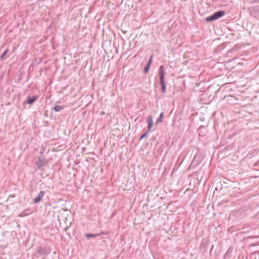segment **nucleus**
<instances>
[{"label":"nucleus","instance_id":"ddd939ff","mask_svg":"<svg viewBox=\"0 0 259 259\" xmlns=\"http://www.w3.org/2000/svg\"><path fill=\"white\" fill-rule=\"evenodd\" d=\"M8 51V49L5 50V51L0 56V59H2L3 58V57L7 54Z\"/></svg>","mask_w":259,"mask_h":259},{"label":"nucleus","instance_id":"20e7f679","mask_svg":"<svg viewBox=\"0 0 259 259\" xmlns=\"http://www.w3.org/2000/svg\"><path fill=\"white\" fill-rule=\"evenodd\" d=\"M44 195H45L44 191H40L39 194H38L37 196L33 199V202L34 203H39L41 200L42 197L44 196Z\"/></svg>","mask_w":259,"mask_h":259},{"label":"nucleus","instance_id":"f8f14e48","mask_svg":"<svg viewBox=\"0 0 259 259\" xmlns=\"http://www.w3.org/2000/svg\"><path fill=\"white\" fill-rule=\"evenodd\" d=\"M149 132H148V130H147V131L145 132L144 134H143V135L141 136V137L140 138V140H141L142 139L146 137Z\"/></svg>","mask_w":259,"mask_h":259},{"label":"nucleus","instance_id":"7ed1b4c3","mask_svg":"<svg viewBox=\"0 0 259 259\" xmlns=\"http://www.w3.org/2000/svg\"><path fill=\"white\" fill-rule=\"evenodd\" d=\"M35 163L37 165V168L40 169L42 166L48 163V161L43 156H39Z\"/></svg>","mask_w":259,"mask_h":259},{"label":"nucleus","instance_id":"1a4fd4ad","mask_svg":"<svg viewBox=\"0 0 259 259\" xmlns=\"http://www.w3.org/2000/svg\"><path fill=\"white\" fill-rule=\"evenodd\" d=\"M160 84L161 85V91L162 93H165L166 91V84L165 83L164 80H160Z\"/></svg>","mask_w":259,"mask_h":259},{"label":"nucleus","instance_id":"f03ea898","mask_svg":"<svg viewBox=\"0 0 259 259\" xmlns=\"http://www.w3.org/2000/svg\"><path fill=\"white\" fill-rule=\"evenodd\" d=\"M40 255H48L51 252V248L49 246H39L37 249Z\"/></svg>","mask_w":259,"mask_h":259},{"label":"nucleus","instance_id":"4468645a","mask_svg":"<svg viewBox=\"0 0 259 259\" xmlns=\"http://www.w3.org/2000/svg\"><path fill=\"white\" fill-rule=\"evenodd\" d=\"M150 65L149 64H147V65L145 66V68H144V71L145 72H147L149 70V68H150Z\"/></svg>","mask_w":259,"mask_h":259},{"label":"nucleus","instance_id":"f257e3e1","mask_svg":"<svg viewBox=\"0 0 259 259\" xmlns=\"http://www.w3.org/2000/svg\"><path fill=\"white\" fill-rule=\"evenodd\" d=\"M225 14L224 11H220L213 13L212 15L207 17L206 20L207 22L212 21L218 19Z\"/></svg>","mask_w":259,"mask_h":259},{"label":"nucleus","instance_id":"2eb2a0df","mask_svg":"<svg viewBox=\"0 0 259 259\" xmlns=\"http://www.w3.org/2000/svg\"><path fill=\"white\" fill-rule=\"evenodd\" d=\"M152 57H152V56H151L150 57V59H149V61H148V62L147 64H149V65H151V62H152Z\"/></svg>","mask_w":259,"mask_h":259},{"label":"nucleus","instance_id":"9b49d317","mask_svg":"<svg viewBox=\"0 0 259 259\" xmlns=\"http://www.w3.org/2000/svg\"><path fill=\"white\" fill-rule=\"evenodd\" d=\"M163 118V113H161V114L159 115V118L157 119V120L156 121V123L158 124L159 123H160L161 122H162Z\"/></svg>","mask_w":259,"mask_h":259},{"label":"nucleus","instance_id":"39448f33","mask_svg":"<svg viewBox=\"0 0 259 259\" xmlns=\"http://www.w3.org/2000/svg\"><path fill=\"white\" fill-rule=\"evenodd\" d=\"M102 235H106V233L105 232H102L100 233H96V234H91V233H87L85 234V236L87 238H95L98 236H100Z\"/></svg>","mask_w":259,"mask_h":259},{"label":"nucleus","instance_id":"0eeeda50","mask_svg":"<svg viewBox=\"0 0 259 259\" xmlns=\"http://www.w3.org/2000/svg\"><path fill=\"white\" fill-rule=\"evenodd\" d=\"M147 122L148 123V124L147 130L148 132H150L153 125V120L151 116H149L148 117V118L147 119Z\"/></svg>","mask_w":259,"mask_h":259},{"label":"nucleus","instance_id":"6e6552de","mask_svg":"<svg viewBox=\"0 0 259 259\" xmlns=\"http://www.w3.org/2000/svg\"><path fill=\"white\" fill-rule=\"evenodd\" d=\"M37 99V96H28L27 97V103L28 104H32Z\"/></svg>","mask_w":259,"mask_h":259},{"label":"nucleus","instance_id":"423d86ee","mask_svg":"<svg viewBox=\"0 0 259 259\" xmlns=\"http://www.w3.org/2000/svg\"><path fill=\"white\" fill-rule=\"evenodd\" d=\"M159 79L160 80H164V67L162 65L159 69Z\"/></svg>","mask_w":259,"mask_h":259},{"label":"nucleus","instance_id":"9d476101","mask_svg":"<svg viewBox=\"0 0 259 259\" xmlns=\"http://www.w3.org/2000/svg\"><path fill=\"white\" fill-rule=\"evenodd\" d=\"M64 108L63 106L56 105L54 107V109L56 112H59Z\"/></svg>","mask_w":259,"mask_h":259}]
</instances>
